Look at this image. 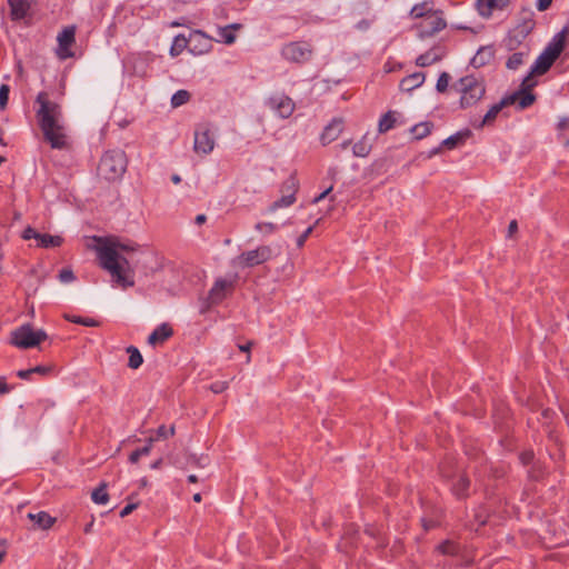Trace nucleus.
Instances as JSON below:
<instances>
[{
	"mask_svg": "<svg viewBox=\"0 0 569 569\" xmlns=\"http://www.w3.org/2000/svg\"><path fill=\"white\" fill-rule=\"evenodd\" d=\"M9 93H10V87L9 84L2 83L0 86V109L4 110L8 104L9 100Z\"/></svg>",
	"mask_w": 569,
	"mask_h": 569,
	"instance_id": "a18cd8bd",
	"label": "nucleus"
},
{
	"mask_svg": "<svg viewBox=\"0 0 569 569\" xmlns=\"http://www.w3.org/2000/svg\"><path fill=\"white\" fill-rule=\"evenodd\" d=\"M520 459L522 461L523 465H528L531 462V460L533 459V453L531 451H528V452H523L521 456H520Z\"/></svg>",
	"mask_w": 569,
	"mask_h": 569,
	"instance_id": "bf43d9fd",
	"label": "nucleus"
},
{
	"mask_svg": "<svg viewBox=\"0 0 569 569\" xmlns=\"http://www.w3.org/2000/svg\"><path fill=\"white\" fill-rule=\"evenodd\" d=\"M437 550L442 555H455L458 552V546L450 540H446L438 545Z\"/></svg>",
	"mask_w": 569,
	"mask_h": 569,
	"instance_id": "79ce46f5",
	"label": "nucleus"
},
{
	"mask_svg": "<svg viewBox=\"0 0 569 569\" xmlns=\"http://www.w3.org/2000/svg\"><path fill=\"white\" fill-rule=\"evenodd\" d=\"M77 27L74 24L64 27L57 36L58 46L56 56L60 60H67L74 57L72 47L76 44Z\"/></svg>",
	"mask_w": 569,
	"mask_h": 569,
	"instance_id": "9d476101",
	"label": "nucleus"
},
{
	"mask_svg": "<svg viewBox=\"0 0 569 569\" xmlns=\"http://www.w3.org/2000/svg\"><path fill=\"white\" fill-rule=\"evenodd\" d=\"M313 231V226L307 228L302 234H300L297 239V246L299 248H302L308 239V237L312 233Z\"/></svg>",
	"mask_w": 569,
	"mask_h": 569,
	"instance_id": "3c124183",
	"label": "nucleus"
},
{
	"mask_svg": "<svg viewBox=\"0 0 569 569\" xmlns=\"http://www.w3.org/2000/svg\"><path fill=\"white\" fill-rule=\"evenodd\" d=\"M470 481L463 475L459 476L457 481L452 485V492L457 498H463L468 493Z\"/></svg>",
	"mask_w": 569,
	"mask_h": 569,
	"instance_id": "c756f323",
	"label": "nucleus"
},
{
	"mask_svg": "<svg viewBox=\"0 0 569 569\" xmlns=\"http://www.w3.org/2000/svg\"><path fill=\"white\" fill-rule=\"evenodd\" d=\"M34 3L36 0H8L10 19L12 21H20L29 17Z\"/></svg>",
	"mask_w": 569,
	"mask_h": 569,
	"instance_id": "f3484780",
	"label": "nucleus"
},
{
	"mask_svg": "<svg viewBox=\"0 0 569 569\" xmlns=\"http://www.w3.org/2000/svg\"><path fill=\"white\" fill-rule=\"evenodd\" d=\"M527 54H528V52H515L507 60V63H506L507 68L511 69V70L518 69L523 63L525 57Z\"/></svg>",
	"mask_w": 569,
	"mask_h": 569,
	"instance_id": "ea45409f",
	"label": "nucleus"
},
{
	"mask_svg": "<svg viewBox=\"0 0 569 569\" xmlns=\"http://www.w3.org/2000/svg\"><path fill=\"white\" fill-rule=\"evenodd\" d=\"M36 103L39 106L36 118L44 140L52 149H64L67 134L61 106L52 101L49 93L44 91L38 93Z\"/></svg>",
	"mask_w": 569,
	"mask_h": 569,
	"instance_id": "f257e3e1",
	"label": "nucleus"
},
{
	"mask_svg": "<svg viewBox=\"0 0 569 569\" xmlns=\"http://www.w3.org/2000/svg\"><path fill=\"white\" fill-rule=\"evenodd\" d=\"M128 159L124 151L116 149L103 153L98 166L99 174L109 181L120 179L127 170Z\"/></svg>",
	"mask_w": 569,
	"mask_h": 569,
	"instance_id": "39448f33",
	"label": "nucleus"
},
{
	"mask_svg": "<svg viewBox=\"0 0 569 569\" xmlns=\"http://www.w3.org/2000/svg\"><path fill=\"white\" fill-rule=\"evenodd\" d=\"M191 98V94L187 90H178L173 96L171 97V106L173 108H178L184 103H187Z\"/></svg>",
	"mask_w": 569,
	"mask_h": 569,
	"instance_id": "4c0bfd02",
	"label": "nucleus"
},
{
	"mask_svg": "<svg viewBox=\"0 0 569 569\" xmlns=\"http://www.w3.org/2000/svg\"><path fill=\"white\" fill-rule=\"evenodd\" d=\"M152 442H153V439L150 438L147 446L138 449L140 451L141 456H148L150 453L151 448H152Z\"/></svg>",
	"mask_w": 569,
	"mask_h": 569,
	"instance_id": "4d7b16f0",
	"label": "nucleus"
},
{
	"mask_svg": "<svg viewBox=\"0 0 569 569\" xmlns=\"http://www.w3.org/2000/svg\"><path fill=\"white\" fill-rule=\"evenodd\" d=\"M533 28V12L531 10H523L522 23L518 24L508 37L509 49H513L516 43H520Z\"/></svg>",
	"mask_w": 569,
	"mask_h": 569,
	"instance_id": "f8f14e48",
	"label": "nucleus"
},
{
	"mask_svg": "<svg viewBox=\"0 0 569 569\" xmlns=\"http://www.w3.org/2000/svg\"><path fill=\"white\" fill-rule=\"evenodd\" d=\"M91 499L97 505H106L109 501L106 482H101L100 486L92 491Z\"/></svg>",
	"mask_w": 569,
	"mask_h": 569,
	"instance_id": "f704fd0d",
	"label": "nucleus"
},
{
	"mask_svg": "<svg viewBox=\"0 0 569 569\" xmlns=\"http://www.w3.org/2000/svg\"><path fill=\"white\" fill-rule=\"evenodd\" d=\"M266 106L281 119H288L296 109L295 101L284 93L270 96L266 100Z\"/></svg>",
	"mask_w": 569,
	"mask_h": 569,
	"instance_id": "9b49d317",
	"label": "nucleus"
},
{
	"mask_svg": "<svg viewBox=\"0 0 569 569\" xmlns=\"http://www.w3.org/2000/svg\"><path fill=\"white\" fill-rule=\"evenodd\" d=\"M508 106V101L503 98L498 103H495L483 116L482 120L478 124H473L477 129H482L485 126L493 123L499 112L503 107Z\"/></svg>",
	"mask_w": 569,
	"mask_h": 569,
	"instance_id": "393cba45",
	"label": "nucleus"
},
{
	"mask_svg": "<svg viewBox=\"0 0 569 569\" xmlns=\"http://www.w3.org/2000/svg\"><path fill=\"white\" fill-rule=\"evenodd\" d=\"M186 48L189 49V40L182 36L178 34L174 37L173 42L170 48V54L172 57L179 56Z\"/></svg>",
	"mask_w": 569,
	"mask_h": 569,
	"instance_id": "72a5a7b5",
	"label": "nucleus"
},
{
	"mask_svg": "<svg viewBox=\"0 0 569 569\" xmlns=\"http://www.w3.org/2000/svg\"><path fill=\"white\" fill-rule=\"evenodd\" d=\"M517 230H518L517 221L516 220L510 221L509 227H508L509 236H512L515 232H517Z\"/></svg>",
	"mask_w": 569,
	"mask_h": 569,
	"instance_id": "69168bd1",
	"label": "nucleus"
},
{
	"mask_svg": "<svg viewBox=\"0 0 569 569\" xmlns=\"http://www.w3.org/2000/svg\"><path fill=\"white\" fill-rule=\"evenodd\" d=\"M32 373L33 372L31 371V369H27V370H19L17 372V376L21 379H29Z\"/></svg>",
	"mask_w": 569,
	"mask_h": 569,
	"instance_id": "0e129e2a",
	"label": "nucleus"
},
{
	"mask_svg": "<svg viewBox=\"0 0 569 569\" xmlns=\"http://www.w3.org/2000/svg\"><path fill=\"white\" fill-rule=\"evenodd\" d=\"M418 36L421 39L432 37L438 32L442 31L447 27V21L443 17V11L437 9L435 12H431L423 21L418 23Z\"/></svg>",
	"mask_w": 569,
	"mask_h": 569,
	"instance_id": "1a4fd4ad",
	"label": "nucleus"
},
{
	"mask_svg": "<svg viewBox=\"0 0 569 569\" xmlns=\"http://www.w3.org/2000/svg\"><path fill=\"white\" fill-rule=\"evenodd\" d=\"M233 289L232 281L218 279L209 291L208 300L211 305L220 303Z\"/></svg>",
	"mask_w": 569,
	"mask_h": 569,
	"instance_id": "dca6fc26",
	"label": "nucleus"
},
{
	"mask_svg": "<svg viewBox=\"0 0 569 569\" xmlns=\"http://www.w3.org/2000/svg\"><path fill=\"white\" fill-rule=\"evenodd\" d=\"M332 191V186H330L329 188H327L323 192H321L319 196H317L315 199H313V203H318L320 202L321 200H323L330 192Z\"/></svg>",
	"mask_w": 569,
	"mask_h": 569,
	"instance_id": "13d9d810",
	"label": "nucleus"
},
{
	"mask_svg": "<svg viewBox=\"0 0 569 569\" xmlns=\"http://www.w3.org/2000/svg\"><path fill=\"white\" fill-rule=\"evenodd\" d=\"M396 117L393 111L386 112L379 120L378 131L379 133H385L391 130L395 127Z\"/></svg>",
	"mask_w": 569,
	"mask_h": 569,
	"instance_id": "473e14b6",
	"label": "nucleus"
},
{
	"mask_svg": "<svg viewBox=\"0 0 569 569\" xmlns=\"http://www.w3.org/2000/svg\"><path fill=\"white\" fill-rule=\"evenodd\" d=\"M567 36L568 28H563L551 39L542 53L537 58L531 69V73L543 74L551 68L565 49Z\"/></svg>",
	"mask_w": 569,
	"mask_h": 569,
	"instance_id": "20e7f679",
	"label": "nucleus"
},
{
	"mask_svg": "<svg viewBox=\"0 0 569 569\" xmlns=\"http://www.w3.org/2000/svg\"><path fill=\"white\" fill-rule=\"evenodd\" d=\"M28 517L39 529H49L56 522V518L44 511L29 513Z\"/></svg>",
	"mask_w": 569,
	"mask_h": 569,
	"instance_id": "a878e982",
	"label": "nucleus"
},
{
	"mask_svg": "<svg viewBox=\"0 0 569 569\" xmlns=\"http://www.w3.org/2000/svg\"><path fill=\"white\" fill-rule=\"evenodd\" d=\"M432 128L433 124L430 121L420 122L411 128V133L413 134L415 139L420 140L429 136Z\"/></svg>",
	"mask_w": 569,
	"mask_h": 569,
	"instance_id": "2f4dec72",
	"label": "nucleus"
},
{
	"mask_svg": "<svg viewBox=\"0 0 569 569\" xmlns=\"http://www.w3.org/2000/svg\"><path fill=\"white\" fill-rule=\"evenodd\" d=\"M530 73L528 77H526L520 86L519 90H526L529 92H532L533 87L537 84L536 80L532 78Z\"/></svg>",
	"mask_w": 569,
	"mask_h": 569,
	"instance_id": "de8ad7c7",
	"label": "nucleus"
},
{
	"mask_svg": "<svg viewBox=\"0 0 569 569\" xmlns=\"http://www.w3.org/2000/svg\"><path fill=\"white\" fill-rule=\"evenodd\" d=\"M452 88L460 96L459 104L461 109L476 106L486 93L483 81L472 74L460 78Z\"/></svg>",
	"mask_w": 569,
	"mask_h": 569,
	"instance_id": "7ed1b4c3",
	"label": "nucleus"
},
{
	"mask_svg": "<svg viewBox=\"0 0 569 569\" xmlns=\"http://www.w3.org/2000/svg\"><path fill=\"white\" fill-rule=\"evenodd\" d=\"M59 280L63 283H68L74 280V274L71 269H62L59 272Z\"/></svg>",
	"mask_w": 569,
	"mask_h": 569,
	"instance_id": "09e8293b",
	"label": "nucleus"
},
{
	"mask_svg": "<svg viewBox=\"0 0 569 569\" xmlns=\"http://www.w3.org/2000/svg\"><path fill=\"white\" fill-rule=\"evenodd\" d=\"M251 346H252V342H248L246 345H239V350L242 351V352H247L248 353V357H247V361L249 362L250 361V349H251Z\"/></svg>",
	"mask_w": 569,
	"mask_h": 569,
	"instance_id": "680f3d73",
	"label": "nucleus"
},
{
	"mask_svg": "<svg viewBox=\"0 0 569 569\" xmlns=\"http://www.w3.org/2000/svg\"><path fill=\"white\" fill-rule=\"evenodd\" d=\"M31 371L33 373L46 376V375H48L51 371V368L50 367H46V366H36V367L31 368Z\"/></svg>",
	"mask_w": 569,
	"mask_h": 569,
	"instance_id": "864d4df0",
	"label": "nucleus"
},
{
	"mask_svg": "<svg viewBox=\"0 0 569 569\" xmlns=\"http://www.w3.org/2000/svg\"><path fill=\"white\" fill-rule=\"evenodd\" d=\"M296 202V197L293 194H283L280 199L272 202L269 208L268 212H276L277 210L281 208L290 207Z\"/></svg>",
	"mask_w": 569,
	"mask_h": 569,
	"instance_id": "c9c22d12",
	"label": "nucleus"
},
{
	"mask_svg": "<svg viewBox=\"0 0 569 569\" xmlns=\"http://www.w3.org/2000/svg\"><path fill=\"white\" fill-rule=\"evenodd\" d=\"M176 432V429H174V426H170L169 428H167L166 426H160L158 427L157 429V437L158 439L162 438V439H167L169 437H172Z\"/></svg>",
	"mask_w": 569,
	"mask_h": 569,
	"instance_id": "49530a36",
	"label": "nucleus"
},
{
	"mask_svg": "<svg viewBox=\"0 0 569 569\" xmlns=\"http://www.w3.org/2000/svg\"><path fill=\"white\" fill-rule=\"evenodd\" d=\"M551 4H552V0H538L537 1V9L539 11H546L547 9L550 8Z\"/></svg>",
	"mask_w": 569,
	"mask_h": 569,
	"instance_id": "6e6d98bb",
	"label": "nucleus"
},
{
	"mask_svg": "<svg viewBox=\"0 0 569 569\" xmlns=\"http://www.w3.org/2000/svg\"><path fill=\"white\" fill-rule=\"evenodd\" d=\"M10 391V387L6 382L3 377H0V395L8 393Z\"/></svg>",
	"mask_w": 569,
	"mask_h": 569,
	"instance_id": "052dcab7",
	"label": "nucleus"
},
{
	"mask_svg": "<svg viewBox=\"0 0 569 569\" xmlns=\"http://www.w3.org/2000/svg\"><path fill=\"white\" fill-rule=\"evenodd\" d=\"M207 221V216L203 214V213H200L194 219V222L198 224V226H201L203 224L204 222Z\"/></svg>",
	"mask_w": 569,
	"mask_h": 569,
	"instance_id": "338daca9",
	"label": "nucleus"
},
{
	"mask_svg": "<svg viewBox=\"0 0 569 569\" xmlns=\"http://www.w3.org/2000/svg\"><path fill=\"white\" fill-rule=\"evenodd\" d=\"M127 352L129 353L128 367L131 369H138L143 362L140 351L136 347L130 346L127 348Z\"/></svg>",
	"mask_w": 569,
	"mask_h": 569,
	"instance_id": "e433bc0d",
	"label": "nucleus"
},
{
	"mask_svg": "<svg viewBox=\"0 0 569 569\" xmlns=\"http://www.w3.org/2000/svg\"><path fill=\"white\" fill-rule=\"evenodd\" d=\"M138 507L137 503H129L121 511H120V517L121 518H124L127 516H129L136 508Z\"/></svg>",
	"mask_w": 569,
	"mask_h": 569,
	"instance_id": "5fc2aeb1",
	"label": "nucleus"
},
{
	"mask_svg": "<svg viewBox=\"0 0 569 569\" xmlns=\"http://www.w3.org/2000/svg\"><path fill=\"white\" fill-rule=\"evenodd\" d=\"M64 319L72 323L82 325L86 327H98L99 322L93 318H82L79 316L64 315Z\"/></svg>",
	"mask_w": 569,
	"mask_h": 569,
	"instance_id": "58836bf2",
	"label": "nucleus"
},
{
	"mask_svg": "<svg viewBox=\"0 0 569 569\" xmlns=\"http://www.w3.org/2000/svg\"><path fill=\"white\" fill-rule=\"evenodd\" d=\"M495 57V50L491 46L481 47L472 57L470 64L475 68H481L490 63Z\"/></svg>",
	"mask_w": 569,
	"mask_h": 569,
	"instance_id": "4be33fe9",
	"label": "nucleus"
},
{
	"mask_svg": "<svg viewBox=\"0 0 569 569\" xmlns=\"http://www.w3.org/2000/svg\"><path fill=\"white\" fill-rule=\"evenodd\" d=\"M242 29L241 23H231L224 27H219L217 30L218 33V41L223 42L226 44H232L236 39V31Z\"/></svg>",
	"mask_w": 569,
	"mask_h": 569,
	"instance_id": "5701e85b",
	"label": "nucleus"
},
{
	"mask_svg": "<svg viewBox=\"0 0 569 569\" xmlns=\"http://www.w3.org/2000/svg\"><path fill=\"white\" fill-rule=\"evenodd\" d=\"M22 237L26 240L36 239L38 241V239L40 238V233L36 231L33 228L28 227L23 230Z\"/></svg>",
	"mask_w": 569,
	"mask_h": 569,
	"instance_id": "603ef678",
	"label": "nucleus"
},
{
	"mask_svg": "<svg viewBox=\"0 0 569 569\" xmlns=\"http://www.w3.org/2000/svg\"><path fill=\"white\" fill-rule=\"evenodd\" d=\"M313 53L312 46L307 41H291L281 48V56L291 63L303 64L310 61Z\"/></svg>",
	"mask_w": 569,
	"mask_h": 569,
	"instance_id": "0eeeda50",
	"label": "nucleus"
},
{
	"mask_svg": "<svg viewBox=\"0 0 569 569\" xmlns=\"http://www.w3.org/2000/svg\"><path fill=\"white\" fill-rule=\"evenodd\" d=\"M298 188H299V184H298V181H297L296 177L290 176L282 183L281 191L284 192L286 194H293L296 197Z\"/></svg>",
	"mask_w": 569,
	"mask_h": 569,
	"instance_id": "a19ab883",
	"label": "nucleus"
},
{
	"mask_svg": "<svg viewBox=\"0 0 569 569\" xmlns=\"http://www.w3.org/2000/svg\"><path fill=\"white\" fill-rule=\"evenodd\" d=\"M436 10L433 9V1L432 0H425V1H421L419 3H416L410 12H409V17L413 20L416 19H421V18H427L429 14H431V12H435Z\"/></svg>",
	"mask_w": 569,
	"mask_h": 569,
	"instance_id": "b1692460",
	"label": "nucleus"
},
{
	"mask_svg": "<svg viewBox=\"0 0 569 569\" xmlns=\"http://www.w3.org/2000/svg\"><path fill=\"white\" fill-rule=\"evenodd\" d=\"M62 242L63 239L60 236H51L48 233H40V238L38 239V246L42 248L60 247Z\"/></svg>",
	"mask_w": 569,
	"mask_h": 569,
	"instance_id": "7c9ffc66",
	"label": "nucleus"
},
{
	"mask_svg": "<svg viewBox=\"0 0 569 569\" xmlns=\"http://www.w3.org/2000/svg\"><path fill=\"white\" fill-rule=\"evenodd\" d=\"M212 49V38L204 32L196 30L189 38V51L192 54L201 56L208 53Z\"/></svg>",
	"mask_w": 569,
	"mask_h": 569,
	"instance_id": "4468645a",
	"label": "nucleus"
},
{
	"mask_svg": "<svg viewBox=\"0 0 569 569\" xmlns=\"http://www.w3.org/2000/svg\"><path fill=\"white\" fill-rule=\"evenodd\" d=\"M273 256L270 246L262 244L256 249L244 251L240 253L234 262L240 268H253L269 261Z\"/></svg>",
	"mask_w": 569,
	"mask_h": 569,
	"instance_id": "6e6552de",
	"label": "nucleus"
},
{
	"mask_svg": "<svg viewBox=\"0 0 569 569\" xmlns=\"http://www.w3.org/2000/svg\"><path fill=\"white\" fill-rule=\"evenodd\" d=\"M449 80H450V76L447 72H442L437 80V84H436L437 91H439L441 93L446 92L448 89V86H449Z\"/></svg>",
	"mask_w": 569,
	"mask_h": 569,
	"instance_id": "c03bdc74",
	"label": "nucleus"
},
{
	"mask_svg": "<svg viewBox=\"0 0 569 569\" xmlns=\"http://www.w3.org/2000/svg\"><path fill=\"white\" fill-rule=\"evenodd\" d=\"M470 136H471V131L466 129L463 131H459V132L448 137L447 139H445L441 142V144L438 148L430 151L429 157H432V156L439 153L442 147H445L447 149H453L457 146L462 144Z\"/></svg>",
	"mask_w": 569,
	"mask_h": 569,
	"instance_id": "6ab92c4d",
	"label": "nucleus"
},
{
	"mask_svg": "<svg viewBox=\"0 0 569 569\" xmlns=\"http://www.w3.org/2000/svg\"><path fill=\"white\" fill-rule=\"evenodd\" d=\"M99 242L97 256L101 268L107 270L118 284L122 287L133 286V280L129 277V262L120 254V251L130 252L137 248L113 239H99Z\"/></svg>",
	"mask_w": 569,
	"mask_h": 569,
	"instance_id": "f03ea898",
	"label": "nucleus"
},
{
	"mask_svg": "<svg viewBox=\"0 0 569 569\" xmlns=\"http://www.w3.org/2000/svg\"><path fill=\"white\" fill-rule=\"evenodd\" d=\"M505 99L508 101V106L517 103L519 109H526L533 104L536 96L526 90H518L515 93L505 97Z\"/></svg>",
	"mask_w": 569,
	"mask_h": 569,
	"instance_id": "aec40b11",
	"label": "nucleus"
},
{
	"mask_svg": "<svg viewBox=\"0 0 569 569\" xmlns=\"http://www.w3.org/2000/svg\"><path fill=\"white\" fill-rule=\"evenodd\" d=\"M254 229L264 234H271L277 230V226L272 222H258Z\"/></svg>",
	"mask_w": 569,
	"mask_h": 569,
	"instance_id": "37998d69",
	"label": "nucleus"
},
{
	"mask_svg": "<svg viewBox=\"0 0 569 569\" xmlns=\"http://www.w3.org/2000/svg\"><path fill=\"white\" fill-rule=\"evenodd\" d=\"M343 126L345 121L342 118H333L331 122L326 126L321 134V142L328 144L337 140L343 130Z\"/></svg>",
	"mask_w": 569,
	"mask_h": 569,
	"instance_id": "a211bd4d",
	"label": "nucleus"
},
{
	"mask_svg": "<svg viewBox=\"0 0 569 569\" xmlns=\"http://www.w3.org/2000/svg\"><path fill=\"white\" fill-rule=\"evenodd\" d=\"M141 457L142 456H141L140 451L137 449V450L132 451L131 455L129 456V461L131 463H137Z\"/></svg>",
	"mask_w": 569,
	"mask_h": 569,
	"instance_id": "e2e57ef3",
	"label": "nucleus"
},
{
	"mask_svg": "<svg viewBox=\"0 0 569 569\" xmlns=\"http://www.w3.org/2000/svg\"><path fill=\"white\" fill-rule=\"evenodd\" d=\"M173 335V329L169 323H161L158 326L149 336L148 342L151 346H157L163 343L166 340L171 338Z\"/></svg>",
	"mask_w": 569,
	"mask_h": 569,
	"instance_id": "412c9836",
	"label": "nucleus"
},
{
	"mask_svg": "<svg viewBox=\"0 0 569 569\" xmlns=\"http://www.w3.org/2000/svg\"><path fill=\"white\" fill-rule=\"evenodd\" d=\"M423 81L425 74L422 72H415L401 80L400 88L403 91H411L420 87L423 83Z\"/></svg>",
	"mask_w": 569,
	"mask_h": 569,
	"instance_id": "bb28decb",
	"label": "nucleus"
},
{
	"mask_svg": "<svg viewBox=\"0 0 569 569\" xmlns=\"http://www.w3.org/2000/svg\"><path fill=\"white\" fill-rule=\"evenodd\" d=\"M372 149V146L368 139V134H365L359 141H357L352 147V153L355 157L365 158L367 157Z\"/></svg>",
	"mask_w": 569,
	"mask_h": 569,
	"instance_id": "c85d7f7f",
	"label": "nucleus"
},
{
	"mask_svg": "<svg viewBox=\"0 0 569 569\" xmlns=\"http://www.w3.org/2000/svg\"><path fill=\"white\" fill-rule=\"evenodd\" d=\"M214 148V140L208 127L201 126L194 131L193 149L197 153L208 154Z\"/></svg>",
	"mask_w": 569,
	"mask_h": 569,
	"instance_id": "ddd939ff",
	"label": "nucleus"
},
{
	"mask_svg": "<svg viewBox=\"0 0 569 569\" xmlns=\"http://www.w3.org/2000/svg\"><path fill=\"white\" fill-rule=\"evenodd\" d=\"M511 0H476V8L480 17L489 19L495 11L507 9Z\"/></svg>",
	"mask_w": 569,
	"mask_h": 569,
	"instance_id": "2eb2a0df",
	"label": "nucleus"
},
{
	"mask_svg": "<svg viewBox=\"0 0 569 569\" xmlns=\"http://www.w3.org/2000/svg\"><path fill=\"white\" fill-rule=\"evenodd\" d=\"M188 481L191 482V483H196V482H198V478H197L196 475H190L188 477Z\"/></svg>",
	"mask_w": 569,
	"mask_h": 569,
	"instance_id": "774afa93",
	"label": "nucleus"
},
{
	"mask_svg": "<svg viewBox=\"0 0 569 569\" xmlns=\"http://www.w3.org/2000/svg\"><path fill=\"white\" fill-rule=\"evenodd\" d=\"M228 389V382L227 381H216L210 386V390L213 393H221L224 390Z\"/></svg>",
	"mask_w": 569,
	"mask_h": 569,
	"instance_id": "8fccbe9b",
	"label": "nucleus"
},
{
	"mask_svg": "<svg viewBox=\"0 0 569 569\" xmlns=\"http://www.w3.org/2000/svg\"><path fill=\"white\" fill-rule=\"evenodd\" d=\"M48 338L44 330H34L32 325L26 323L10 333V343L20 349H30L39 346Z\"/></svg>",
	"mask_w": 569,
	"mask_h": 569,
	"instance_id": "423d86ee",
	"label": "nucleus"
},
{
	"mask_svg": "<svg viewBox=\"0 0 569 569\" xmlns=\"http://www.w3.org/2000/svg\"><path fill=\"white\" fill-rule=\"evenodd\" d=\"M442 58V54L438 52L436 49H430L429 51L420 54L416 59V64L419 67H428L431 66L438 61H440Z\"/></svg>",
	"mask_w": 569,
	"mask_h": 569,
	"instance_id": "cd10ccee",
	"label": "nucleus"
}]
</instances>
